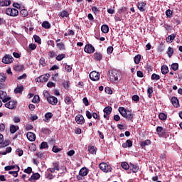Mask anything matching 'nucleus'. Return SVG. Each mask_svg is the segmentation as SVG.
Listing matches in <instances>:
<instances>
[{"label": "nucleus", "instance_id": "nucleus-22", "mask_svg": "<svg viewBox=\"0 0 182 182\" xmlns=\"http://www.w3.org/2000/svg\"><path fill=\"white\" fill-rule=\"evenodd\" d=\"M102 58H103V55L100 53H95L94 54V59L95 60H102Z\"/></svg>", "mask_w": 182, "mask_h": 182}, {"label": "nucleus", "instance_id": "nucleus-14", "mask_svg": "<svg viewBox=\"0 0 182 182\" xmlns=\"http://www.w3.org/2000/svg\"><path fill=\"white\" fill-rule=\"evenodd\" d=\"M26 136L29 141H35L36 140V135L33 132H28Z\"/></svg>", "mask_w": 182, "mask_h": 182}, {"label": "nucleus", "instance_id": "nucleus-1", "mask_svg": "<svg viewBox=\"0 0 182 182\" xmlns=\"http://www.w3.org/2000/svg\"><path fill=\"white\" fill-rule=\"evenodd\" d=\"M118 110L120 114L124 117V119H127V120H130L131 122L133 121V114H132V112H130L129 109H126L123 107H119Z\"/></svg>", "mask_w": 182, "mask_h": 182}, {"label": "nucleus", "instance_id": "nucleus-25", "mask_svg": "<svg viewBox=\"0 0 182 182\" xmlns=\"http://www.w3.org/2000/svg\"><path fill=\"white\" fill-rule=\"evenodd\" d=\"M53 117V114H52L51 112L46 113L45 114L44 122H48L50 119H52Z\"/></svg>", "mask_w": 182, "mask_h": 182}, {"label": "nucleus", "instance_id": "nucleus-40", "mask_svg": "<svg viewBox=\"0 0 182 182\" xmlns=\"http://www.w3.org/2000/svg\"><path fill=\"white\" fill-rule=\"evenodd\" d=\"M151 79L152 80H160V75H159L156 73H154V74H152V75L151 77Z\"/></svg>", "mask_w": 182, "mask_h": 182}, {"label": "nucleus", "instance_id": "nucleus-26", "mask_svg": "<svg viewBox=\"0 0 182 182\" xmlns=\"http://www.w3.org/2000/svg\"><path fill=\"white\" fill-rule=\"evenodd\" d=\"M17 167V171H11L9 172V174H11L14 177H18V172L19 171V166H16Z\"/></svg>", "mask_w": 182, "mask_h": 182}, {"label": "nucleus", "instance_id": "nucleus-21", "mask_svg": "<svg viewBox=\"0 0 182 182\" xmlns=\"http://www.w3.org/2000/svg\"><path fill=\"white\" fill-rule=\"evenodd\" d=\"M129 167H130L132 173H137L139 171V166H137V165L131 164Z\"/></svg>", "mask_w": 182, "mask_h": 182}, {"label": "nucleus", "instance_id": "nucleus-23", "mask_svg": "<svg viewBox=\"0 0 182 182\" xmlns=\"http://www.w3.org/2000/svg\"><path fill=\"white\" fill-rule=\"evenodd\" d=\"M101 31L103 33H109V26L102 25L101 27Z\"/></svg>", "mask_w": 182, "mask_h": 182}, {"label": "nucleus", "instance_id": "nucleus-48", "mask_svg": "<svg viewBox=\"0 0 182 182\" xmlns=\"http://www.w3.org/2000/svg\"><path fill=\"white\" fill-rule=\"evenodd\" d=\"M15 168V166L11 165V166H7L4 167L5 171H9V170H14Z\"/></svg>", "mask_w": 182, "mask_h": 182}, {"label": "nucleus", "instance_id": "nucleus-3", "mask_svg": "<svg viewBox=\"0 0 182 182\" xmlns=\"http://www.w3.org/2000/svg\"><path fill=\"white\" fill-rule=\"evenodd\" d=\"M99 167L104 173H110L112 171V166L106 163L100 164Z\"/></svg>", "mask_w": 182, "mask_h": 182}, {"label": "nucleus", "instance_id": "nucleus-8", "mask_svg": "<svg viewBox=\"0 0 182 182\" xmlns=\"http://www.w3.org/2000/svg\"><path fill=\"white\" fill-rule=\"evenodd\" d=\"M16 105H17L16 101L11 100L5 104V107H7V109H15V107H16Z\"/></svg>", "mask_w": 182, "mask_h": 182}, {"label": "nucleus", "instance_id": "nucleus-39", "mask_svg": "<svg viewBox=\"0 0 182 182\" xmlns=\"http://www.w3.org/2000/svg\"><path fill=\"white\" fill-rule=\"evenodd\" d=\"M121 166L122 168H124V170H129V168L130 167V166H129V164H127V162H122Z\"/></svg>", "mask_w": 182, "mask_h": 182}, {"label": "nucleus", "instance_id": "nucleus-10", "mask_svg": "<svg viewBox=\"0 0 182 182\" xmlns=\"http://www.w3.org/2000/svg\"><path fill=\"white\" fill-rule=\"evenodd\" d=\"M84 50L86 53H93L95 52V47L90 44H87L85 46Z\"/></svg>", "mask_w": 182, "mask_h": 182}, {"label": "nucleus", "instance_id": "nucleus-29", "mask_svg": "<svg viewBox=\"0 0 182 182\" xmlns=\"http://www.w3.org/2000/svg\"><path fill=\"white\" fill-rule=\"evenodd\" d=\"M19 129V127L15 126V125H11L10 127V132L11 133L14 134V133H16V132L18 131V129Z\"/></svg>", "mask_w": 182, "mask_h": 182}, {"label": "nucleus", "instance_id": "nucleus-54", "mask_svg": "<svg viewBox=\"0 0 182 182\" xmlns=\"http://www.w3.org/2000/svg\"><path fill=\"white\" fill-rule=\"evenodd\" d=\"M171 68L173 69V70H177L178 69V63H173L171 65Z\"/></svg>", "mask_w": 182, "mask_h": 182}, {"label": "nucleus", "instance_id": "nucleus-37", "mask_svg": "<svg viewBox=\"0 0 182 182\" xmlns=\"http://www.w3.org/2000/svg\"><path fill=\"white\" fill-rule=\"evenodd\" d=\"M66 58L65 54H60L56 57V60H58V62H60V60H63V59H65Z\"/></svg>", "mask_w": 182, "mask_h": 182}, {"label": "nucleus", "instance_id": "nucleus-30", "mask_svg": "<svg viewBox=\"0 0 182 182\" xmlns=\"http://www.w3.org/2000/svg\"><path fill=\"white\" fill-rule=\"evenodd\" d=\"M141 59V55H137L134 57V60L136 65H139L140 63V60Z\"/></svg>", "mask_w": 182, "mask_h": 182}, {"label": "nucleus", "instance_id": "nucleus-36", "mask_svg": "<svg viewBox=\"0 0 182 182\" xmlns=\"http://www.w3.org/2000/svg\"><path fill=\"white\" fill-rule=\"evenodd\" d=\"M14 70H16V72H21V70H23V65H15Z\"/></svg>", "mask_w": 182, "mask_h": 182}, {"label": "nucleus", "instance_id": "nucleus-51", "mask_svg": "<svg viewBox=\"0 0 182 182\" xmlns=\"http://www.w3.org/2000/svg\"><path fill=\"white\" fill-rule=\"evenodd\" d=\"M39 96H38V95H36V96H34V97L33 98V100H32V102L33 103H39Z\"/></svg>", "mask_w": 182, "mask_h": 182}, {"label": "nucleus", "instance_id": "nucleus-20", "mask_svg": "<svg viewBox=\"0 0 182 182\" xmlns=\"http://www.w3.org/2000/svg\"><path fill=\"white\" fill-rule=\"evenodd\" d=\"M161 71L162 75H166V73H168V67H167L166 65H162Z\"/></svg>", "mask_w": 182, "mask_h": 182}, {"label": "nucleus", "instance_id": "nucleus-6", "mask_svg": "<svg viewBox=\"0 0 182 182\" xmlns=\"http://www.w3.org/2000/svg\"><path fill=\"white\" fill-rule=\"evenodd\" d=\"M3 63H6V65H9V63H12L14 62V57L11 55H6L2 59Z\"/></svg>", "mask_w": 182, "mask_h": 182}, {"label": "nucleus", "instance_id": "nucleus-34", "mask_svg": "<svg viewBox=\"0 0 182 182\" xmlns=\"http://www.w3.org/2000/svg\"><path fill=\"white\" fill-rule=\"evenodd\" d=\"M43 28H45V29H49L50 28V23L48 21H43L42 23Z\"/></svg>", "mask_w": 182, "mask_h": 182}, {"label": "nucleus", "instance_id": "nucleus-60", "mask_svg": "<svg viewBox=\"0 0 182 182\" xmlns=\"http://www.w3.org/2000/svg\"><path fill=\"white\" fill-rule=\"evenodd\" d=\"M29 48L31 50H35L36 49V44L31 43L29 45Z\"/></svg>", "mask_w": 182, "mask_h": 182}, {"label": "nucleus", "instance_id": "nucleus-45", "mask_svg": "<svg viewBox=\"0 0 182 182\" xmlns=\"http://www.w3.org/2000/svg\"><path fill=\"white\" fill-rule=\"evenodd\" d=\"M6 80V75L4 73H0V82L2 83Z\"/></svg>", "mask_w": 182, "mask_h": 182}, {"label": "nucleus", "instance_id": "nucleus-64", "mask_svg": "<svg viewBox=\"0 0 182 182\" xmlns=\"http://www.w3.org/2000/svg\"><path fill=\"white\" fill-rule=\"evenodd\" d=\"M85 113H86V116H87V119L92 118V114L90 113V112L86 111Z\"/></svg>", "mask_w": 182, "mask_h": 182}, {"label": "nucleus", "instance_id": "nucleus-33", "mask_svg": "<svg viewBox=\"0 0 182 182\" xmlns=\"http://www.w3.org/2000/svg\"><path fill=\"white\" fill-rule=\"evenodd\" d=\"M65 70H66L68 73L72 72V66L68 65V63H64Z\"/></svg>", "mask_w": 182, "mask_h": 182}, {"label": "nucleus", "instance_id": "nucleus-52", "mask_svg": "<svg viewBox=\"0 0 182 182\" xmlns=\"http://www.w3.org/2000/svg\"><path fill=\"white\" fill-rule=\"evenodd\" d=\"M49 146L48 145V142H42L41 144V149H48Z\"/></svg>", "mask_w": 182, "mask_h": 182}, {"label": "nucleus", "instance_id": "nucleus-7", "mask_svg": "<svg viewBox=\"0 0 182 182\" xmlns=\"http://www.w3.org/2000/svg\"><path fill=\"white\" fill-rule=\"evenodd\" d=\"M0 99L4 103H6L9 100H11V97H8L6 92L0 90Z\"/></svg>", "mask_w": 182, "mask_h": 182}, {"label": "nucleus", "instance_id": "nucleus-9", "mask_svg": "<svg viewBox=\"0 0 182 182\" xmlns=\"http://www.w3.org/2000/svg\"><path fill=\"white\" fill-rule=\"evenodd\" d=\"M36 82H40L43 83V82H48L49 80V74H46L45 75H41L39 77L36 79Z\"/></svg>", "mask_w": 182, "mask_h": 182}, {"label": "nucleus", "instance_id": "nucleus-42", "mask_svg": "<svg viewBox=\"0 0 182 182\" xmlns=\"http://www.w3.org/2000/svg\"><path fill=\"white\" fill-rule=\"evenodd\" d=\"M65 103H66V105H72V98L69 96L65 97Z\"/></svg>", "mask_w": 182, "mask_h": 182}, {"label": "nucleus", "instance_id": "nucleus-50", "mask_svg": "<svg viewBox=\"0 0 182 182\" xmlns=\"http://www.w3.org/2000/svg\"><path fill=\"white\" fill-rule=\"evenodd\" d=\"M105 93H107V95H112V93H113V91L109 87H105Z\"/></svg>", "mask_w": 182, "mask_h": 182}, {"label": "nucleus", "instance_id": "nucleus-35", "mask_svg": "<svg viewBox=\"0 0 182 182\" xmlns=\"http://www.w3.org/2000/svg\"><path fill=\"white\" fill-rule=\"evenodd\" d=\"M57 47L60 50H65V44L63 43H58Z\"/></svg>", "mask_w": 182, "mask_h": 182}, {"label": "nucleus", "instance_id": "nucleus-19", "mask_svg": "<svg viewBox=\"0 0 182 182\" xmlns=\"http://www.w3.org/2000/svg\"><path fill=\"white\" fill-rule=\"evenodd\" d=\"M171 103L174 107H178V99L176 97L171 98Z\"/></svg>", "mask_w": 182, "mask_h": 182}, {"label": "nucleus", "instance_id": "nucleus-62", "mask_svg": "<svg viewBox=\"0 0 182 182\" xmlns=\"http://www.w3.org/2000/svg\"><path fill=\"white\" fill-rule=\"evenodd\" d=\"M107 53H109V54L112 53H113V47H112V46L108 47L107 49Z\"/></svg>", "mask_w": 182, "mask_h": 182}, {"label": "nucleus", "instance_id": "nucleus-32", "mask_svg": "<svg viewBox=\"0 0 182 182\" xmlns=\"http://www.w3.org/2000/svg\"><path fill=\"white\" fill-rule=\"evenodd\" d=\"M174 53V50L171 47H168V51H167V55L169 58H171L173 56V54Z\"/></svg>", "mask_w": 182, "mask_h": 182}, {"label": "nucleus", "instance_id": "nucleus-11", "mask_svg": "<svg viewBox=\"0 0 182 182\" xmlns=\"http://www.w3.org/2000/svg\"><path fill=\"white\" fill-rule=\"evenodd\" d=\"M105 114L104 117L105 119H107V120H109V114L112 113V107H107L103 110Z\"/></svg>", "mask_w": 182, "mask_h": 182}, {"label": "nucleus", "instance_id": "nucleus-63", "mask_svg": "<svg viewBox=\"0 0 182 182\" xmlns=\"http://www.w3.org/2000/svg\"><path fill=\"white\" fill-rule=\"evenodd\" d=\"M67 154L70 157L73 156V154H75V150H70V151H68Z\"/></svg>", "mask_w": 182, "mask_h": 182}, {"label": "nucleus", "instance_id": "nucleus-57", "mask_svg": "<svg viewBox=\"0 0 182 182\" xmlns=\"http://www.w3.org/2000/svg\"><path fill=\"white\" fill-rule=\"evenodd\" d=\"M40 65L42 66H46V63L45 62V59L43 58L40 59Z\"/></svg>", "mask_w": 182, "mask_h": 182}, {"label": "nucleus", "instance_id": "nucleus-15", "mask_svg": "<svg viewBox=\"0 0 182 182\" xmlns=\"http://www.w3.org/2000/svg\"><path fill=\"white\" fill-rule=\"evenodd\" d=\"M88 173H89V169L86 168H82L79 171V174L80 176H82V177H85V176H87Z\"/></svg>", "mask_w": 182, "mask_h": 182}, {"label": "nucleus", "instance_id": "nucleus-12", "mask_svg": "<svg viewBox=\"0 0 182 182\" xmlns=\"http://www.w3.org/2000/svg\"><path fill=\"white\" fill-rule=\"evenodd\" d=\"M75 122L77 124H83L85 123V118L82 114H77L75 117Z\"/></svg>", "mask_w": 182, "mask_h": 182}, {"label": "nucleus", "instance_id": "nucleus-13", "mask_svg": "<svg viewBox=\"0 0 182 182\" xmlns=\"http://www.w3.org/2000/svg\"><path fill=\"white\" fill-rule=\"evenodd\" d=\"M47 100L48 103H50L53 106H56V105L58 104V98H56V97H49L47 98Z\"/></svg>", "mask_w": 182, "mask_h": 182}, {"label": "nucleus", "instance_id": "nucleus-28", "mask_svg": "<svg viewBox=\"0 0 182 182\" xmlns=\"http://www.w3.org/2000/svg\"><path fill=\"white\" fill-rule=\"evenodd\" d=\"M149 144H151V141L149 139H146L141 143V147H146V146H149Z\"/></svg>", "mask_w": 182, "mask_h": 182}, {"label": "nucleus", "instance_id": "nucleus-24", "mask_svg": "<svg viewBox=\"0 0 182 182\" xmlns=\"http://www.w3.org/2000/svg\"><path fill=\"white\" fill-rule=\"evenodd\" d=\"M176 38V34H171L166 38V42L171 43Z\"/></svg>", "mask_w": 182, "mask_h": 182}, {"label": "nucleus", "instance_id": "nucleus-44", "mask_svg": "<svg viewBox=\"0 0 182 182\" xmlns=\"http://www.w3.org/2000/svg\"><path fill=\"white\" fill-rule=\"evenodd\" d=\"M88 150L91 154H96V148L95 146H90Z\"/></svg>", "mask_w": 182, "mask_h": 182}, {"label": "nucleus", "instance_id": "nucleus-41", "mask_svg": "<svg viewBox=\"0 0 182 182\" xmlns=\"http://www.w3.org/2000/svg\"><path fill=\"white\" fill-rule=\"evenodd\" d=\"M160 120H166L167 119V114L164 113H160L159 115Z\"/></svg>", "mask_w": 182, "mask_h": 182}, {"label": "nucleus", "instance_id": "nucleus-43", "mask_svg": "<svg viewBox=\"0 0 182 182\" xmlns=\"http://www.w3.org/2000/svg\"><path fill=\"white\" fill-rule=\"evenodd\" d=\"M53 168L56 170V171H59L60 169V166H59V162H54L53 164Z\"/></svg>", "mask_w": 182, "mask_h": 182}, {"label": "nucleus", "instance_id": "nucleus-59", "mask_svg": "<svg viewBox=\"0 0 182 182\" xmlns=\"http://www.w3.org/2000/svg\"><path fill=\"white\" fill-rule=\"evenodd\" d=\"M83 103L84 105H85V106H89V100H87V97H84L82 99Z\"/></svg>", "mask_w": 182, "mask_h": 182}, {"label": "nucleus", "instance_id": "nucleus-58", "mask_svg": "<svg viewBox=\"0 0 182 182\" xmlns=\"http://www.w3.org/2000/svg\"><path fill=\"white\" fill-rule=\"evenodd\" d=\"M36 156H37L38 159H43V153L42 152H36Z\"/></svg>", "mask_w": 182, "mask_h": 182}, {"label": "nucleus", "instance_id": "nucleus-17", "mask_svg": "<svg viewBox=\"0 0 182 182\" xmlns=\"http://www.w3.org/2000/svg\"><path fill=\"white\" fill-rule=\"evenodd\" d=\"M133 146V142L130 139H127L125 143L122 144V147L124 149H127V147H132Z\"/></svg>", "mask_w": 182, "mask_h": 182}, {"label": "nucleus", "instance_id": "nucleus-18", "mask_svg": "<svg viewBox=\"0 0 182 182\" xmlns=\"http://www.w3.org/2000/svg\"><path fill=\"white\" fill-rule=\"evenodd\" d=\"M41 178V175L38 173H33L30 178L29 181H32V180H39Z\"/></svg>", "mask_w": 182, "mask_h": 182}, {"label": "nucleus", "instance_id": "nucleus-27", "mask_svg": "<svg viewBox=\"0 0 182 182\" xmlns=\"http://www.w3.org/2000/svg\"><path fill=\"white\" fill-rule=\"evenodd\" d=\"M23 91V86L20 85V86H18L14 90V93H16V94H17V93H22Z\"/></svg>", "mask_w": 182, "mask_h": 182}, {"label": "nucleus", "instance_id": "nucleus-53", "mask_svg": "<svg viewBox=\"0 0 182 182\" xmlns=\"http://www.w3.org/2000/svg\"><path fill=\"white\" fill-rule=\"evenodd\" d=\"M47 45H48V46H52L53 48H55V41H53V40H49L47 42Z\"/></svg>", "mask_w": 182, "mask_h": 182}, {"label": "nucleus", "instance_id": "nucleus-46", "mask_svg": "<svg viewBox=\"0 0 182 182\" xmlns=\"http://www.w3.org/2000/svg\"><path fill=\"white\" fill-rule=\"evenodd\" d=\"M33 38H34L35 42H36L37 43H39V45H41V40L39 36H38L37 35H34Z\"/></svg>", "mask_w": 182, "mask_h": 182}, {"label": "nucleus", "instance_id": "nucleus-2", "mask_svg": "<svg viewBox=\"0 0 182 182\" xmlns=\"http://www.w3.org/2000/svg\"><path fill=\"white\" fill-rule=\"evenodd\" d=\"M120 76V73L119 71L116 70H113L109 73V79L111 82H116L119 80V77Z\"/></svg>", "mask_w": 182, "mask_h": 182}, {"label": "nucleus", "instance_id": "nucleus-47", "mask_svg": "<svg viewBox=\"0 0 182 182\" xmlns=\"http://www.w3.org/2000/svg\"><path fill=\"white\" fill-rule=\"evenodd\" d=\"M147 93H148V97H149V99H151L152 97V94H153V87H149L147 90Z\"/></svg>", "mask_w": 182, "mask_h": 182}, {"label": "nucleus", "instance_id": "nucleus-49", "mask_svg": "<svg viewBox=\"0 0 182 182\" xmlns=\"http://www.w3.org/2000/svg\"><path fill=\"white\" fill-rule=\"evenodd\" d=\"M11 151H12V148L11 146H9L6 149V151L2 152V154L3 156H5V154H6L7 153H11Z\"/></svg>", "mask_w": 182, "mask_h": 182}, {"label": "nucleus", "instance_id": "nucleus-5", "mask_svg": "<svg viewBox=\"0 0 182 182\" xmlns=\"http://www.w3.org/2000/svg\"><path fill=\"white\" fill-rule=\"evenodd\" d=\"M90 78L91 80L96 82L100 79V74L96 71H92L90 73Z\"/></svg>", "mask_w": 182, "mask_h": 182}, {"label": "nucleus", "instance_id": "nucleus-61", "mask_svg": "<svg viewBox=\"0 0 182 182\" xmlns=\"http://www.w3.org/2000/svg\"><path fill=\"white\" fill-rule=\"evenodd\" d=\"M63 87H65V89H69V82L65 81L63 82Z\"/></svg>", "mask_w": 182, "mask_h": 182}, {"label": "nucleus", "instance_id": "nucleus-16", "mask_svg": "<svg viewBox=\"0 0 182 182\" xmlns=\"http://www.w3.org/2000/svg\"><path fill=\"white\" fill-rule=\"evenodd\" d=\"M138 9L141 11V12H144L146 11V4L144 2H139L138 3Z\"/></svg>", "mask_w": 182, "mask_h": 182}, {"label": "nucleus", "instance_id": "nucleus-55", "mask_svg": "<svg viewBox=\"0 0 182 182\" xmlns=\"http://www.w3.org/2000/svg\"><path fill=\"white\" fill-rule=\"evenodd\" d=\"M24 173H26L27 174H31V173H32V168L28 167L24 170Z\"/></svg>", "mask_w": 182, "mask_h": 182}, {"label": "nucleus", "instance_id": "nucleus-56", "mask_svg": "<svg viewBox=\"0 0 182 182\" xmlns=\"http://www.w3.org/2000/svg\"><path fill=\"white\" fill-rule=\"evenodd\" d=\"M132 100H134V102H139V100H140V97H139V95H134L132 96Z\"/></svg>", "mask_w": 182, "mask_h": 182}, {"label": "nucleus", "instance_id": "nucleus-4", "mask_svg": "<svg viewBox=\"0 0 182 182\" xmlns=\"http://www.w3.org/2000/svg\"><path fill=\"white\" fill-rule=\"evenodd\" d=\"M6 14L9 16H12L14 18L15 16H18L19 15V11L16 9H7L6 10Z\"/></svg>", "mask_w": 182, "mask_h": 182}, {"label": "nucleus", "instance_id": "nucleus-38", "mask_svg": "<svg viewBox=\"0 0 182 182\" xmlns=\"http://www.w3.org/2000/svg\"><path fill=\"white\" fill-rule=\"evenodd\" d=\"M20 15L23 16V18H26V16L28 15V11L26 9H22L20 11Z\"/></svg>", "mask_w": 182, "mask_h": 182}, {"label": "nucleus", "instance_id": "nucleus-31", "mask_svg": "<svg viewBox=\"0 0 182 182\" xmlns=\"http://www.w3.org/2000/svg\"><path fill=\"white\" fill-rule=\"evenodd\" d=\"M60 16H61V18H68L69 13L67 11H63L60 13Z\"/></svg>", "mask_w": 182, "mask_h": 182}]
</instances>
